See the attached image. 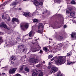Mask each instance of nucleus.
I'll return each instance as SVG.
<instances>
[{
	"label": "nucleus",
	"instance_id": "nucleus-1",
	"mask_svg": "<svg viewBox=\"0 0 76 76\" xmlns=\"http://www.w3.org/2000/svg\"><path fill=\"white\" fill-rule=\"evenodd\" d=\"M66 56H61L60 58H58L55 61V64L56 65H60L64 64L66 62Z\"/></svg>",
	"mask_w": 76,
	"mask_h": 76
},
{
	"label": "nucleus",
	"instance_id": "nucleus-2",
	"mask_svg": "<svg viewBox=\"0 0 76 76\" xmlns=\"http://www.w3.org/2000/svg\"><path fill=\"white\" fill-rule=\"evenodd\" d=\"M34 70L35 72L32 73V76H43L42 72L40 70H38V72L35 69H34Z\"/></svg>",
	"mask_w": 76,
	"mask_h": 76
},
{
	"label": "nucleus",
	"instance_id": "nucleus-3",
	"mask_svg": "<svg viewBox=\"0 0 76 76\" xmlns=\"http://www.w3.org/2000/svg\"><path fill=\"white\" fill-rule=\"evenodd\" d=\"M28 26L29 24L28 23H25L24 24H20L21 29L23 31H26L28 29Z\"/></svg>",
	"mask_w": 76,
	"mask_h": 76
},
{
	"label": "nucleus",
	"instance_id": "nucleus-4",
	"mask_svg": "<svg viewBox=\"0 0 76 76\" xmlns=\"http://www.w3.org/2000/svg\"><path fill=\"white\" fill-rule=\"evenodd\" d=\"M18 48H20L22 50V51L25 53V50L24 49V46L22 43H20L18 46Z\"/></svg>",
	"mask_w": 76,
	"mask_h": 76
},
{
	"label": "nucleus",
	"instance_id": "nucleus-5",
	"mask_svg": "<svg viewBox=\"0 0 76 76\" xmlns=\"http://www.w3.org/2000/svg\"><path fill=\"white\" fill-rule=\"evenodd\" d=\"M15 71H16V69L13 68L9 71V73L10 74H13L15 72Z\"/></svg>",
	"mask_w": 76,
	"mask_h": 76
},
{
	"label": "nucleus",
	"instance_id": "nucleus-6",
	"mask_svg": "<svg viewBox=\"0 0 76 76\" xmlns=\"http://www.w3.org/2000/svg\"><path fill=\"white\" fill-rule=\"evenodd\" d=\"M71 37L72 38H75L76 39V33L73 32L72 34H71Z\"/></svg>",
	"mask_w": 76,
	"mask_h": 76
},
{
	"label": "nucleus",
	"instance_id": "nucleus-7",
	"mask_svg": "<svg viewBox=\"0 0 76 76\" xmlns=\"http://www.w3.org/2000/svg\"><path fill=\"white\" fill-rule=\"evenodd\" d=\"M29 61L30 62H31V63H38V61H35V59L33 58H31L29 60Z\"/></svg>",
	"mask_w": 76,
	"mask_h": 76
},
{
	"label": "nucleus",
	"instance_id": "nucleus-8",
	"mask_svg": "<svg viewBox=\"0 0 76 76\" xmlns=\"http://www.w3.org/2000/svg\"><path fill=\"white\" fill-rule=\"evenodd\" d=\"M12 22H15V21H16V22H18V24H19V21L18 19L15 18H13L12 20Z\"/></svg>",
	"mask_w": 76,
	"mask_h": 76
},
{
	"label": "nucleus",
	"instance_id": "nucleus-9",
	"mask_svg": "<svg viewBox=\"0 0 76 76\" xmlns=\"http://www.w3.org/2000/svg\"><path fill=\"white\" fill-rule=\"evenodd\" d=\"M2 19H7V21H9L10 20V17H6L5 18H4V15H2Z\"/></svg>",
	"mask_w": 76,
	"mask_h": 76
},
{
	"label": "nucleus",
	"instance_id": "nucleus-10",
	"mask_svg": "<svg viewBox=\"0 0 76 76\" xmlns=\"http://www.w3.org/2000/svg\"><path fill=\"white\" fill-rule=\"evenodd\" d=\"M52 69L53 70V71L54 73L58 71V68L56 67H53L52 68Z\"/></svg>",
	"mask_w": 76,
	"mask_h": 76
},
{
	"label": "nucleus",
	"instance_id": "nucleus-11",
	"mask_svg": "<svg viewBox=\"0 0 76 76\" xmlns=\"http://www.w3.org/2000/svg\"><path fill=\"white\" fill-rule=\"evenodd\" d=\"M34 3L35 6H38V2L37 0H34Z\"/></svg>",
	"mask_w": 76,
	"mask_h": 76
},
{
	"label": "nucleus",
	"instance_id": "nucleus-12",
	"mask_svg": "<svg viewBox=\"0 0 76 76\" xmlns=\"http://www.w3.org/2000/svg\"><path fill=\"white\" fill-rule=\"evenodd\" d=\"M10 58L12 60H13V61H15L16 60V57L15 56H12Z\"/></svg>",
	"mask_w": 76,
	"mask_h": 76
},
{
	"label": "nucleus",
	"instance_id": "nucleus-13",
	"mask_svg": "<svg viewBox=\"0 0 76 76\" xmlns=\"http://www.w3.org/2000/svg\"><path fill=\"white\" fill-rule=\"evenodd\" d=\"M15 41H10L9 43L10 44V45H14L15 44Z\"/></svg>",
	"mask_w": 76,
	"mask_h": 76
},
{
	"label": "nucleus",
	"instance_id": "nucleus-14",
	"mask_svg": "<svg viewBox=\"0 0 76 76\" xmlns=\"http://www.w3.org/2000/svg\"><path fill=\"white\" fill-rule=\"evenodd\" d=\"M57 76H63V75L61 74V72H60V71H59L58 72Z\"/></svg>",
	"mask_w": 76,
	"mask_h": 76
},
{
	"label": "nucleus",
	"instance_id": "nucleus-15",
	"mask_svg": "<svg viewBox=\"0 0 76 76\" xmlns=\"http://www.w3.org/2000/svg\"><path fill=\"white\" fill-rule=\"evenodd\" d=\"M40 27H41V28H44V26H43V24H42V23H40L39 24V28H40Z\"/></svg>",
	"mask_w": 76,
	"mask_h": 76
},
{
	"label": "nucleus",
	"instance_id": "nucleus-16",
	"mask_svg": "<svg viewBox=\"0 0 76 76\" xmlns=\"http://www.w3.org/2000/svg\"><path fill=\"white\" fill-rule=\"evenodd\" d=\"M75 13L74 12H71L70 13V15L71 16H72V17H73L74 16H75Z\"/></svg>",
	"mask_w": 76,
	"mask_h": 76
},
{
	"label": "nucleus",
	"instance_id": "nucleus-17",
	"mask_svg": "<svg viewBox=\"0 0 76 76\" xmlns=\"http://www.w3.org/2000/svg\"><path fill=\"white\" fill-rule=\"evenodd\" d=\"M23 15L24 16H29V13H28L27 12H25L23 14Z\"/></svg>",
	"mask_w": 76,
	"mask_h": 76
},
{
	"label": "nucleus",
	"instance_id": "nucleus-18",
	"mask_svg": "<svg viewBox=\"0 0 76 76\" xmlns=\"http://www.w3.org/2000/svg\"><path fill=\"white\" fill-rule=\"evenodd\" d=\"M43 50H44L45 51V52H47V51H48V49L46 47L43 48Z\"/></svg>",
	"mask_w": 76,
	"mask_h": 76
},
{
	"label": "nucleus",
	"instance_id": "nucleus-19",
	"mask_svg": "<svg viewBox=\"0 0 76 76\" xmlns=\"http://www.w3.org/2000/svg\"><path fill=\"white\" fill-rule=\"evenodd\" d=\"M3 42V40L1 37H0V44H1Z\"/></svg>",
	"mask_w": 76,
	"mask_h": 76
},
{
	"label": "nucleus",
	"instance_id": "nucleus-20",
	"mask_svg": "<svg viewBox=\"0 0 76 76\" xmlns=\"http://www.w3.org/2000/svg\"><path fill=\"white\" fill-rule=\"evenodd\" d=\"M33 21L34 22H38V20L36 19H33Z\"/></svg>",
	"mask_w": 76,
	"mask_h": 76
},
{
	"label": "nucleus",
	"instance_id": "nucleus-21",
	"mask_svg": "<svg viewBox=\"0 0 76 76\" xmlns=\"http://www.w3.org/2000/svg\"><path fill=\"white\" fill-rule=\"evenodd\" d=\"M71 4H76V2L74 0H72L71 1Z\"/></svg>",
	"mask_w": 76,
	"mask_h": 76
},
{
	"label": "nucleus",
	"instance_id": "nucleus-22",
	"mask_svg": "<svg viewBox=\"0 0 76 76\" xmlns=\"http://www.w3.org/2000/svg\"><path fill=\"white\" fill-rule=\"evenodd\" d=\"M63 39V37L61 36L60 37L58 38V39H59V40H61V39Z\"/></svg>",
	"mask_w": 76,
	"mask_h": 76
},
{
	"label": "nucleus",
	"instance_id": "nucleus-23",
	"mask_svg": "<svg viewBox=\"0 0 76 76\" xmlns=\"http://www.w3.org/2000/svg\"><path fill=\"white\" fill-rule=\"evenodd\" d=\"M32 31H31L29 34V37H31L32 36Z\"/></svg>",
	"mask_w": 76,
	"mask_h": 76
},
{
	"label": "nucleus",
	"instance_id": "nucleus-24",
	"mask_svg": "<svg viewBox=\"0 0 76 76\" xmlns=\"http://www.w3.org/2000/svg\"><path fill=\"white\" fill-rule=\"evenodd\" d=\"M25 71H26V72H29V69L28 68H25Z\"/></svg>",
	"mask_w": 76,
	"mask_h": 76
},
{
	"label": "nucleus",
	"instance_id": "nucleus-25",
	"mask_svg": "<svg viewBox=\"0 0 76 76\" xmlns=\"http://www.w3.org/2000/svg\"><path fill=\"white\" fill-rule=\"evenodd\" d=\"M72 63V64H73L74 63L72 62H67V64L68 65H70Z\"/></svg>",
	"mask_w": 76,
	"mask_h": 76
},
{
	"label": "nucleus",
	"instance_id": "nucleus-26",
	"mask_svg": "<svg viewBox=\"0 0 76 76\" xmlns=\"http://www.w3.org/2000/svg\"><path fill=\"white\" fill-rule=\"evenodd\" d=\"M23 66H21L20 67V72H21V71H22V70H23Z\"/></svg>",
	"mask_w": 76,
	"mask_h": 76
},
{
	"label": "nucleus",
	"instance_id": "nucleus-27",
	"mask_svg": "<svg viewBox=\"0 0 76 76\" xmlns=\"http://www.w3.org/2000/svg\"><path fill=\"white\" fill-rule=\"evenodd\" d=\"M71 54L72 53H68L67 54V56L68 57H69V56H71Z\"/></svg>",
	"mask_w": 76,
	"mask_h": 76
},
{
	"label": "nucleus",
	"instance_id": "nucleus-28",
	"mask_svg": "<svg viewBox=\"0 0 76 76\" xmlns=\"http://www.w3.org/2000/svg\"><path fill=\"white\" fill-rule=\"evenodd\" d=\"M4 24V23H1V24L0 25V27H3Z\"/></svg>",
	"mask_w": 76,
	"mask_h": 76
},
{
	"label": "nucleus",
	"instance_id": "nucleus-29",
	"mask_svg": "<svg viewBox=\"0 0 76 76\" xmlns=\"http://www.w3.org/2000/svg\"><path fill=\"white\" fill-rule=\"evenodd\" d=\"M54 73V72L53 71V70L52 69L50 70V73Z\"/></svg>",
	"mask_w": 76,
	"mask_h": 76
},
{
	"label": "nucleus",
	"instance_id": "nucleus-30",
	"mask_svg": "<svg viewBox=\"0 0 76 76\" xmlns=\"http://www.w3.org/2000/svg\"><path fill=\"white\" fill-rule=\"evenodd\" d=\"M16 4H17L16 3V2H13L11 4V6H14V5H16Z\"/></svg>",
	"mask_w": 76,
	"mask_h": 76
},
{
	"label": "nucleus",
	"instance_id": "nucleus-31",
	"mask_svg": "<svg viewBox=\"0 0 76 76\" xmlns=\"http://www.w3.org/2000/svg\"><path fill=\"white\" fill-rule=\"evenodd\" d=\"M3 27H4V28H5V29H6L7 28V26H6V24H4Z\"/></svg>",
	"mask_w": 76,
	"mask_h": 76
},
{
	"label": "nucleus",
	"instance_id": "nucleus-32",
	"mask_svg": "<svg viewBox=\"0 0 76 76\" xmlns=\"http://www.w3.org/2000/svg\"><path fill=\"white\" fill-rule=\"evenodd\" d=\"M38 32L40 34H42V31H41L40 30H38Z\"/></svg>",
	"mask_w": 76,
	"mask_h": 76
},
{
	"label": "nucleus",
	"instance_id": "nucleus-33",
	"mask_svg": "<svg viewBox=\"0 0 76 76\" xmlns=\"http://www.w3.org/2000/svg\"><path fill=\"white\" fill-rule=\"evenodd\" d=\"M67 9L69 11H71L72 10V8H68Z\"/></svg>",
	"mask_w": 76,
	"mask_h": 76
},
{
	"label": "nucleus",
	"instance_id": "nucleus-34",
	"mask_svg": "<svg viewBox=\"0 0 76 76\" xmlns=\"http://www.w3.org/2000/svg\"><path fill=\"white\" fill-rule=\"evenodd\" d=\"M10 62L11 64H14V62H13V61L12 60H10Z\"/></svg>",
	"mask_w": 76,
	"mask_h": 76
},
{
	"label": "nucleus",
	"instance_id": "nucleus-35",
	"mask_svg": "<svg viewBox=\"0 0 76 76\" xmlns=\"http://www.w3.org/2000/svg\"><path fill=\"white\" fill-rule=\"evenodd\" d=\"M39 4L40 6H42V4H43V3H42V2H41L39 3Z\"/></svg>",
	"mask_w": 76,
	"mask_h": 76
},
{
	"label": "nucleus",
	"instance_id": "nucleus-36",
	"mask_svg": "<svg viewBox=\"0 0 76 76\" xmlns=\"http://www.w3.org/2000/svg\"><path fill=\"white\" fill-rule=\"evenodd\" d=\"M53 56L51 55H49V58H52V57H53Z\"/></svg>",
	"mask_w": 76,
	"mask_h": 76
},
{
	"label": "nucleus",
	"instance_id": "nucleus-37",
	"mask_svg": "<svg viewBox=\"0 0 76 76\" xmlns=\"http://www.w3.org/2000/svg\"><path fill=\"white\" fill-rule=\"evenodd\" d=\"M21 52V51H20V50H19L18 51H17V52L18 53H20Z\"/></svg>",
	"mask_w": 76,
	"mask_h": 76
},
{
	"label": "nucleus",
	"instance_id": "nucleus-38",
	"mask_svg": "<svg viewBox=\"0 0 76 76\" xmlns=\"http://www.w3.org/2000/svg\"><path fill=\"white\" fill-rule=\"evenodd\" d=\"M69 11H68L67 9H66V13H69Z\"/></svg>",
	"mask_w": 76,
	"mask_h": 76
},
{
	"label": "nucleus",
	"instance_id": "nucleus-39",
	"mask_svg": "<svg viewBox=\"0 0 76 76\" xmlns=\"http://www.w3.org/2000/svg\"><path fill=\"white\" fill-rule=\"evenodd\" d=\"M17 40H18V41H20V37H17Z\"/></svg>",
	"mask_w": 76,
	"mask_h": 76
},
{
	"label": "nucleus",
	"instance_id": "nucleus-40",
	"mask_svg": "<svg viewBox=\"0 0 76 76\" xmlns=\"http://www.w3.org/2000/svg\"><path fill=\"white\" fill-rule=\"evenodd\" d=\"M16 76H21V75L19 74H16Z\"/></svg>",
	"mask_w": 76,
	"mask_h": 76
},
{
	"label": "nucleus",
	"instance_id": "nucleus-41",
	"mask_svg": "<svg viewBox=\"0 0 76 76\" xmlns=\"http://www.w3.org/2000/svg\"><path fill=\"white\" fill-rule=\"evenodd\" d=\"M58 2L60 3L61 2V0H57Z\"/></svg>",
	"mask_w": 76,
	"mask_h": 76
},
{
	"label": "nucleus",
	"instance_id": "nucleus-42",
	"mask_svg": "<svg viewBox=\"0 0 76 76\" xmlns=\"http://www.w3.org/2000/svg\"><path fill=\"white\" fill-rule=\"evenodd\" d=\"M54 60V58H53L52 59H51L50 60L51 61H53Z\"/></svg>",
	"mask_w": 76,
	"mask_h": 76
},
{
	"label": "nucleus",
	"instance_id": "nucleus-43",
	"mask_svg": "<svg viewBox=\"0 0 76 76\" xmlns=\"http://www.w3.org/2000/svg\"><path fill=\"white\" fill-rule=\"evenodd\" d=\"M6 75V74L4 73H3L2 74V76H4V75Z\"/></svg>",
	"mask_w": 76,
	"mask_h": 76
},
{
	"label": "nucleus",
	"instance_id": "nucleus-44",
	"mask_svg": "<svg viewBox=\"0 0 76 76\" xmlns=\"http://www.w3.org/2000/svg\"><path fill=\"white\" fill-rule=\"evenodd\" d=\"M66 27H67V26L65 25L64 26V28H66Z\"/></svg>",
	"mask_w": 76,
	"mask_h": 76
},
{
	"label": "nucleus",
	"instance_id": "nucleus-45",
	"mask_svg": "<svg viewBox=\"0 0 76 76\" xmlns=\"http://www.w3.org/2000/svg\"><path fill=\"white\" fill-rule=\"evenodd\" d=\"M42 53V50H40V51L39 52V53Z\"/></svg>",
	"mask_w": 76,
	"mask_h": 76
},
{
	"label": "nucleus",
	"instance_id": "nucleus-46",
	"mask_svg": "<svg viewBox=\"0 0 76 76\" xmlns=\"http://www.w3.org/2000/svg\"><path fill=\"white\" fill-rule=\"evenodd\" d=\"M48 69H50L51 68V66H49L48 67Z\"/></svg>",
	"mask_w": 76,
	"mask_h": 76
},
{
	"label": "nucleus",
	"instance_id": "nucleus-47",
	"mask_svg": "<svg viewBox=\"0 0 76 76\" xmlns=\"http://www.w3.org/2000/svg\"><path fill=\"white\" fill-rule=\"evenodd\" d=\"M53 29H54L55 28H57L56 27V26H54V27H53Z\"/></svg>",
	"mask_w": 76,
	"mask_h": 76
},
{
	"label": "nucleus",
	"instance_id": "nucleus-48",
	"mask_svg": "<svg viewBox=\"0 0 76 76\" xmlns=\"http://www.w3.org/2000/svg\"><path fill=\"white\" fill-rule=\"evenodd\" d=\"M7 29L8 30H10V28H8Z\"/></svg>",
	"mask_w": 76,
	"mask_h": 76
},
{
	"label": "nucleus",
	"instance_id": "nucleus-49",
	"mask_svg": "<svg viewBox=\"0 0 76 76\" xmlns=\"http://www.w3.org/2000/svg\"><path fill=\"white\" fill-rule=\"evenodd\" d=\"M47 12H48L47 11V10H46V11H45V13H47Z\"/></svg>",
	"mask_w": 76,
	"mask_h": 76
},
{
	"label": "nucleus",
	"instance_id": "nucleus-50",
	"mask_svg": "<svg viewBox=\"0 0 76 76\" xmlns=\"http://www.w3.org/2000/svg\"><path fill=\"white\" fill-rule=\"evenodd\" d=\"M42 63H45V61H42Z\"/></svg>",
	"mask_w": 76,
	"mask_h": 76
},
{
	"label": "nucleus",
	"instance_id": "nucleus-51",
	"mask_svg": "<svg viewBox=\"0 0 76 76\" xmlns=\"http://www.w3.org/2000/svg\"><path fill=\"white\" fill-rule=\"evenodd\" d=\"M3 6V4H1L0 5V7H1V6Z\"/></svg>",
	"mask_w": 76,
	"mask_h": 76
},
{
	"label": "nucleus",
	"instance_id": "nucleus-52",
	"mask_svg": "<svg viewBox=\"0 0 76 76\" xmlns=\"http://www.w3.org/2000/svg\"><path fill=\"white\" fill-rule=\"evenodd\" d=\"M21 9H22V8H19V10H21Z\"/></svg>",
	"mask_w": 76,
	"mask_h": 76
},
{
	"label": "nucleus",
	"instance_id": "nucleus-53",
	"mask_svg": "<svg viewBox=\"0 0 76 76\" xmlns=\"http://www.w3.org/2000/svg\"><path fill=\"white\" fill-rule=\"evenodd\" d=\"M49 40H50H50H52L53 39H51V38H49Z\"/></svg>",
	"mask_w": 76,
	"mask_h": 76
},
{
	"label": "nucleus",
	"instance_id": "nucleus-54",
	"mask_svg": "<svg viewBox=\"0 0 76 76\" xmlns=\"http://www.w3.org/2000/svg\"><path fill=\"white\" fill-rule=\"evenodd\" d=\"M3 68H4V67H2L1 68V69H3Z\"/></svg>",
	"mask_w": 76,
	"mask_h": 76
},
{
	"label": "nucleus",
	"instance_id": "nucleus-55",
	"mask_svg": "<svg viewBox=\"0 0 76 76\" xmlns=\"http://www.w3.org/2000/svg\"><path fill=\"white\" fill-rule=\"evenodd\" d=\"M44 12H43V14H44Z\"/></svg>",
	"mask_w": 76,
	"mask_h": 76
},
{
	"label": "nucleus",
	"instance_id": "nucleus-56",
	"mask_svg": "<svg viewBox=\"0 0 76 76\" xmlns=\"http://www.w3.org/2000/svg\"><path fill=\"white\" fill-rule=\"evenodd\" d=\"M50 41H49V43H50Z\"/></svg>",
	"mask_w": 76,
	"mask_h": 76
},
{
	"label": "nucleus",
	"instance_id": "nucleus-57",
	"mask_svg": "<svg viewBox=\"0 0 76 76\" xmlns=\"http://www.w3.org/2000/svg\"><path fill=\"white\" fill-rule=\"evenodd\" d=\"M0 34H1L0 33Z\"/></svg>",
	"mask_w": 76,
	"mask_h": 76
},
{
	"label": "nucleus",
	"instance_id": "nucleus-58",
	"mask_svg": "<svg viewBox=\"0 0 76 76\" xmlns=\"http://www.w3.org/2000/svg\"><path fill=\"white\" fill-rule=\"evenodd\" d=\"M1 61H0V62H1Z\"/></svg>",
	"mask_w": 76,
	"mask_h": 76
},
{
	"label": "nucleus",
	"instance_id": "nucleus-59",
	"mask_svg": "<svg viewBox=\"0 0 76 76\" xmlns=\"http://www.w3.org/2000/svg\"><path fill=\"white\" fill-rule=\"evenodd\" d=\"M36 41H37V40H36Z\"/></svg>",
	"mask_w": 76,
	"mask_h": 76
}]
</instances>
